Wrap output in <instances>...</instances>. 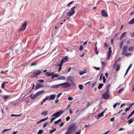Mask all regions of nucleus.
Returning <instances> with one entry per match:
<instances>
[{"label": "nucleus", "instance_id": "nucleus-1", "mask_svg": "<svg viewBox=\"0 0 134 134\" xmlns=\"http://www.w3.org/2000/svg\"><path fill=\"white\" fill-rule=\"evenodd\" d=\"M110 96L109 91H106L105 93L102 95V98L103 99H107L109 98Z\"/></svg>", "mask_w": 134, "mask_h": 134}, {"label": "nucleus", "instance_id": "nucleus-2", "mask_svg": "<svg viewBox=\"0 0 134 134\" xmlns=\"http://www.w3.org/2000/svg\"><path fill=\"white\" fill-rule=\"evenodd\" d=\"M76 8V7L74 6L72 8L70 9V11L68 12L67 15L69 16H71L73 15L75 13V11L74 9Z\"/></svg>", "mask_w": 134, "mask_h": 134}, {"label": "nucleus", "instance_id": "nucleus-3", "mask_svg": "<svg viewBox=\"0 0 134 134\" xmlns=\"http://www.w3.org/2000/svg\"><path fill=\"white\" fill-rule=\"evenodd\" d=\"M64 111H62V110L58 111L55 113H54L51 116L52 117L54 116H55V118H57L59 117L62 115L64 112Z\"/></svg>", "mask_w": 134, "mask_h": 134}, {"label": "nucleus", "instance_id": "nucleus-4", "mask_svg": "<svg viewBox=\"0 0 134 134\" xmlns=\"http://www.w3.org/2000/svg\"><path fill=\"white\" fill-rule=\"evenodd\" d=\"M61 87H60L63 88H65L71 86L70 84L67 82H65L63 83H61Z\"/></svg>", "mask_w": 134, "mask_h": 134}, {"label": "nucleus", "instance_id": "nucleus-5", "mask_svg": "<svg viewBox=\"0 0 134 134\" xmlns=\"http://www.w3.org/2000/svg\"><path fill=\"white\" fill-rule=\"evenodd\" d=\"M69 127L73 131L76 129L77 127L76 125V124L75 123H73L70 124Z\"/></svg>", "mask_w": 134, "mask_h": 134}, {"label": "nucleus", "instance_id": "nucleus-6", "mask_svg": "<svg viewBox=\"0 0 134 134\" xmlns=\"http://www.w3.org/2000/svg\"><path fill=\"white\" fill-rule=\"evenodd\" d=\"M27 23V22H25L23 24L21 27L20 29L19 30V31H23L26 29Z\"/></svg>", "mask_w": 134, "mask_h": 134}, {"label": "nucleus", "instance_id": "nucleus-7", "mask_svg": "<svg viewBox=\"0 0 134 134\" xmlns=\"http://www.w3.org/2000/svg\"><path fill=\"white\" fill-rule=\"evenodd\" d=\"M111 48L110 47L109 49V50L107 52L108 56L107 58V60H108L110 58V56L112 53V51L111 50Z\"/></svg>", "mask_w": 134, "mask_h": 134}, {"label": "nucleus", "instance_id": "nucleus-8", "mask_svg": "<svg viewBox=\"0 0 134 134\" xmlns=\"http://www.w3.org/2000/svg\"><path fill=\"white\" fill-rule=\"evenodd\" d=\"M120 67V66L119 65L114 64L113 66L114 69L116 70V71H118Z\"/></svg>", "mask_w": 134, "mask_h": 134}, {"label": "nucleus", "instance_id": "nucleus-9", "mask_svg": "<svg viewBox=\"0 0 134 134\" xmlns=\"http://www.w3.org/2000/svg\"><path fill=\"white\" fill-rule=\"evenodd\" d=\"M101 14L102 16L105 17L108 16V14L105 10H103L101 12Z\"/></svg>", "mask_w": 134, "mask_h": 134}, {"label": "nucleus", "instance_id": "nucleus-10", "mask_svg": "<svg viewBox=\"0 0 134 134\" xmlns=\"http://www.w3.org/2000/svg\"><path fill=\"white\" fill-rule=\"evenodd\" d=\"M127 46H125L124 47L122 52V54L124 55L125 53L127 51Z\"/></svg>", "mask_w": 134, "mask_h": 134}, {"label": "nucleus", "instance_id": "nucleus-11", "mask_svg": "<svg viewBox=\"0 0 134 134\" xmlns=\"http://www.w3.org/2000/svg\"><path fill=\"white\" fill-rule=\"evenodd\" d=\"M74 78L71 76H68L66 77V81H69L70 82H72V81H74Z\"/></svg>", "mask_w": 134, "mask_h": 134}, {"label": "nucleus", "instance_id": "nucleus-12", "mask_svg": "<svg viewBox=\"0 0 134 134\" xmlns=\"http://www.w3.org/2000/svg\"><path fill=\"white\" fill-rule=\"evenodd\" d=\"M73 131L72 130L68 127L66 132L65 134H72Z\"/></svg>", "mask_w": 134, "mask_h": 134}, {"label": "nucleus", "instance_id": "nucleus-13", "mask_svg": "<svg viewBox=\"0 0 134 134\" xmlns=\"http://www.w3.org/2000/svg\"><path fill=\"white\" fill-rule=\"evenodd\" d=\"M61 87V84L56 85L54 86H52L51 87L52 88H59Z\"/></svg>", "mask_w": 134, "mask_h": 134}, {"label": "nucleus", "instance_id": "nucleus-14", "mask_svg": "<svg viewBox=\"0 0 134 134\" xmlns=\"http://www.w3.org/2000/svg\"><path fill=\"white\" fill-rule=\"evenodd\" d=\"M56 95L52 94L49 96V100H53L55 98Z\"/></svg>", "mask_w": 134, "mask_h": 134}, {"label": "nucleus", "instance_id": "nucleus-15", "mask_svg": "<svg viewBox=\"0 0 134 134\" xmlns=\"http://www.w3.org/2000/svg\"><path fill=\"white\" fill-rule=\"evenodd\" d=\"M38 96L37 93L34 94L33 96L31 94L30 95V97L32 99H33L36 98Z\"/></svg>", "mask_w": 134, "mask_h": 134}, {"label": "nucleus", "instance_id": "nucleus-16", "mask_svg": "<svg viewBox=\"0 0 134 134\" xmlns=\"http://www.w3.org/2000/svg\"><path fill=\"white\" fill-rule=\"evenodd\" d=\"M43 87V85L39 83L37 84L36 86V89H39V88Z\"/></svg>", "mask_w": 134, "mask_h": 134}, {"label": "nucleus", "instance_id": "nucleus-17", "mask_svg": "<svg viewBox=\"0 0 134 134\" xmlns=\"http://www.w3.org/2000/svg\"><path fill=\"white\" fill-rule=\"evenodd\" d=\"M65 79V77L64 76H61L58 77L57 79L58 80H64Z\"/></svg>", "mask_w": 134, "mask_h": 134}, {"label": "nucleus", "instance_id": "nucleus-18", "mask_svg": "<svg viewBox=\"0 0 134 134\" xmlns=\"http://www.w3.org/2000/svg\"><path fill=\"white\" fill-rule=\"evenodd\" d=\"M54 73V72L51 73L49 72H47L46 73L45 75L47 76H49L53 75Z\"/></svg>", "mask_w": 134, "mask_h": 134}, {"label": "nucleus", "instance_id": "nucleus-19", "mask_svg": "<svg viewBox=\"0 0 134 134\" xmlns=\"http://www.w3.org/2000/svg\"><path fill=\"white\" fill-rule=\"evenodd\" d=\"M134 121V118H133L130 119L128 121V124H130L131 123H132Z\"/></svg>", "mask_w": 134, "mask_h": 134}, {"label": "nucleus", "instance_id": "nucleus-20", "mask_svg": "<svg viewBox=\"0 0 134 134\" xmlns=\"http://www.w3.org/2000/svg\"><path fill=\"white\" fill-rule=\"evenodd\" d=\"M128 24H134V18L132 19L130 21L128 22Z\"/></svg>", "mask_w": 134, "mask_h": 134}, {"label": "nucleus", "instance_id": "nucleus-21", "mask_svg": "<svg viewBox=\"0 0 134 134\" xmlns=\"http://www.w3.org/2000/svg\"><path fill=\"white\" fill-rule=\"evenodd\" d=\"M10 96L8 95H5L3 96V99L5 100L7 99Z\"/></svg>", "mask_w": 134, "mask_h": 134}, {"label": "nucleus", "instance_id": "nucleus-22", "mask_svg": "<svg viewBox=\"0 0 134 134\" xmlns=\"http://www.w3.org/2000/svg\"><path fill=\"white\" fill-rule=\"evenodd\" d=\"M132 66V65L131 64L129 66V67H128V68L126 70V72L125 73V76L127 74V73L130 69V67L131 66Z\"/></svg>", "mask_w": 134, "mask_h": 134}, {"label": "nucleus", "instance_id": "nucleus-23", "mask_svg": "<svg viewBox=\"0 0 134 134\" xmlns=\"http://www.w3.org/2000/svg\"><path fill=\"white\" fill-rule=\"evenodd\" d=\"M37 76L36 72H34L31 75V77H35Z\"/></svg>", "mask_w": 134, "mask_h": 134}, {"label": "nucleus", "instance_id": "nucleus-24", "mask_svg": "<svg viewBox=\"0 0 134 134\" xmlns=\"http://www.w3.org/2000/svg\"><path fill=\"white\" fill-rule=\"evenodd\" d=\"M134 114V110H133V111L131 113L130 115L127 118V119H129L130 117L132 116Z\"/></svg>", "mask_w": 134, "mask_h": 134}, {"label": "nucleus", "instance_id": "nucleus-25", "mask_svg": "<svg viewBox=\"0 0 134 134\" xmlns=\"http://www.w3.org/2000/svg\"><path fill=\"white\" fill-rule=\"evenodd\" d=\"M104 113H105V111H103L101 112L99 114H98V115L99 116V118H100L101 117H102V116H103Z\"/></svg>", "mask_w": 134, "mask_h": 134}, {"label": "nucleus", "instance_id": "nucleus-26", "mask_svg": "<svg viewBox=\"0 0 134 134\" xmlns=\"http://www.w3.org/2000/svg\"><path fill=\"white\" fill-rule=\"evenodd\" d=\"M68 59V56H65L62 60H63V62H65L67 61Z\"/></svg>", "mask_w": 134, "mask_h": 134}, {"label": "nucleus", "instance_id": "nucleus-27", "mask_svg": "<svg viewBox=\"0 0 134 134\" xmlns=\"http://www.w3.org/2000/svg\"><path fill=\"white\" fill-rule=\"evenodd\" d=\"M103 85L102 83H100L98 87V89H101L102 87L103 86Z\"/></svg>", "mask_w": 134, "mask_h": 134}, {"label": "nucleus", "instance_id": "nucleus-28", "mask_svg": "<svg viewBox=\"0 0 134 134\" xmlns=\"http://www.w3.org/2000/svg\"><path fill=\"white\" fill-rule=\"evenodd\" d=\"M62 121L61 119H59L57 121H56L54 122V124H58L59 122L61 121Z\"/></svg>", "mask_w": 134, "mask_h": 134}, {"label": "nucleus", "instance_id": "nucleus-29", "mask_svg": "<svg viewBox=\"0 0 134 134\" xmlns=\"http://www.w3.org/2000/svg\"><path fill=\"white\" fill-rule=\"evenodd\" d=\"M48 112V111H46L45 112V111H43L42 112V115L46 116Z\"/></svg>", "mask_w": 134, "mask_h": 134}, {"label": "nucleus", "instance_id": "nucleus-30", "mask_svg": "<svg viewBox=\"0 0 134 134\" xmlns=\"http://www.w3.org/2000/svg\"><path fill=\"white\" fill-rule=\"evenodd\" d=\"M44 92V91H40L36 93L37 94L38 96L40 95L42 93Z\"/></svg>", "mask_w": 134, "mask_h": 134}, {"label": "nucleus", "instance_id": "nucleus-31", "mask_svg": "<svg viewBox=\"0 0 134 134\" xmlns=\"http://www.w3.org/2000/svg\"><path fill=\"white\" fill-rule=\"evenodd\" d=\"M124 55L128 57L130 55H132V53H125Z\"/></svg>", "mask_w": 134, "mask_h": 134}, {"label": "nucleus", "instance_id": "nucleus-32", "mask_svg": "<svg viewBox=\"0 0 134 134\" xmlns=\"http://www.w3.org/2000/svg\"><path fill=\"white\" fill-rule=\"evenodd\" d=\"M86 71H79V74L80 75H82L83 74H84L86 73Z\"/></svg>", "mask_w": 134, "mask_h": 134}, {"label": "nucleus", "instance_id": "nucleus-33", "mask_svg": "<svg viewBox=\"0 0 134 134\" xmlns=\"http://www.w3.org/2000/svg\"><path fill=\"white\" fill-rule=\"evenodd\" d=\"M21 114H19V115H15L14 114H12L10 116L11 117H15V116H20Z\"/></svg>", "mask_w": 134, "mask_h": 134}, {"label": "nucleus", "instance_id": "nucleus-34", "mask_svg": "<svg viewBox=\"0 0 134 134\" xmlns=\"http://www.w3.org/2000/svg\"><path fill=\"white\" fill-rule=\"evenodd\" d=\"M124 90V88H121L118 91V92L119 93H120L122 92Z\"/></svg>", "mask_w": 134, "mask_h": 134}, {"label": "nucleus", "instance_id": "nucleus-35", "mask_svg": "<svg viewBox=\"0 0 134 134\" xmlns=\"http://www.w3.org/2000/svg\"><path fill=\"white\" fill-rule=\"evenodd\" d=\"M134 47H131L129 48L128 50L129 51H132L134 49Z\"/></svg>", "mask_w": 134, "mask_h": 134}, {"label": "nucleus", "instance_id": "nucleus-36", "mask_svg": "<svg viewBox=\"0 0 134 134\" xmlns=\"http://www.w3.org/2000/svg\"><path fill=\"white\" fill-rule=\"evenodd\" d=\"M127 33V32H123L121 34V36H122V37H124L126 36Z\"/></svg>", "mask_w": 134, "mask_h": 134}, {"label": "nucleus", "instance_id": "nucleus-37", "mask_svg": "<svg viewBox=\"0 0 134 134\" xmlns=\"http://www.w3.org/2000/svg\"><path fill=\"white\" fill-rule=\"evenodd\" d=\"M124 43V42L123 41L121 42H120V49L122 48V46Z\"/></svg>", "mask_w": 134, "mask_h": 134}, {"label": "nucleus", "instance_id": "nucleus-38", "mask_svg": "<svg viewBox=\"0 0 134 134\" xmlns=\"http://www.w3.org/2000/svg\"><path fill=\"white\" fill-rule=\"evenodd\" d=\"M111 87V85L110 84H109L107 86V90L106 91H109V88Z\"/></svg>", "mask_w": 134, "mask_h": 134}, {"label": "nucleus", "instance_id": "nucleus-39", "mask_svg": "<svg viewBox=\"0 0 134 134\" xmlns=\"http://www.w3.org/2000/svg\"><path fill=\"white\" fill-rule=\"evenodd\" d=\"M63 62H63V60H62L60 64L59 65H58V66H59L62 67V65L63 64Z\"/></svg>", "mask_w": 134, "mask_h": 134}, {"label": "nucleus", "instance_id": "nucleus-40", "mask_svg": "<svg viewBox=\"0 0 134 134\" xmlns=\"http://www.w3.org/2000/svg\"><path fill=\"white\" fill-rule=\"evenodd\" d=\"M36 73L38 76L41 73V71L40 70H37Z\"/></svg>", "mask_w": 134, "mask_h": 134}, {"label": "nucleus", "instance_id": "nucleus-41", "mask_svg": "<svg viewBox=\"0 0 134 134\" xmlns=\"http://www.w3.org/2000/svg\"><path fill=\"white\" fill-rule=\"evenodd\" d=\"M79 87L80 90H82L83 89V86L82 85H79Z\"/></svg>", "mask_w": 134, "mask_h": 134}, {"label": "nucleus", "instance_id": "nucleus-42", "mask_svg": "<svg viewBox=\"0 0 134 134\" xmlns=\"http://www.w3.org/2000/svg\"><path fill=\"white\" fill-rule=\"evenodd\" d=\"M102 78L103 79V83H105L106 82V79H105V77L104 76L102 77Z\"/></svg>", "mask_w": 134, "mask_h": 134}, {"label": "nucleus", "instance_id": "nucleus-43", "mask_svg": "<svg viewBox=\"0 0 134 134\" xmlns=\"http://www.w3.org/2000/svg\"><path fill=\"white\" fill-rule=\"evenodd\" d=\"M102 78L103 79V83H105L106 82V79H105V77L104 76L102 77Z\"/></svg>", "mask_w": 134, "mask_h": 134}, {"label": "nucleus", "instance_id": "nucleus-44", "mask_svg": "<svg viewBox=\"0 0 134 134\" xmlns=\"http://www.w3.org/2000/svg\"><path fill=\"white\" fill-rule=\"evenodd\" d=\"M62 94V93L61 92L59 93L57 96V98H58L60 96V95Z\"/></svg>", "mask_w": 134, "mask_h": 134}, {"label": "nucleus", "instance_id": "nucleus-45", "mask_svg": "<svg viewBox=\"0 0 134 134\" xmlns=\"http://www.w3.org/2000/svg\"><path fill=\"white\" fill-rule=\"evenodd\" d=\"M56 130V128H54L53 130H51L49 132V133H53Z\"/></svg>", "mask_w": 134, "mask_h": 134}, {"label": "nucleus", "instance_id": "nucleus-46", "mask_svg": "<svg viewBox=\"0 0 134 134\" xmlns=\"http://www.w3.org/2000/svg\"><path fill=\"white\" fill-rule=\"evenodd\" d=\"M43 132L42 130H40L38 132L37 134H41Z\"/></svg>", "mask_w": 134, "mask_h": 134}, {"label": "nucleus", "instance_id": "nucleus-47", "mask_svg": "<svg viewBox=\"0 0 134 134\" xmlns=\"http://www.w3.org/2000/svg\"><path fill=\"white\" fill-rule=\"evenodd\" d=\"M130 110V108H126L124 110L126 111L127 112Z\"/></svg>", "mask_w": 134, "mask_h": 134}, {"label": "nucleus", "instance_id": "nucleus-48", "mask_svg": "<svg viewBox=\"0 0 134 134\" xmlns=\"http://www.w3.org/2000/svg\"><path fill=\"white\" fill-rule=\"evenodd\" d=\"M81 133V130H79L76 133V134H80Z\"/></svg>", "mask_w": 134, "mask_h": 134}, {"label": "nucleus", "instance_id": "nucleus-49", "mask_svg": "<svg viewBox=\"0 0 134 134\" xmlns=\"http://www.w3.org/2000/svg\"><path fill=\"white\" fill-rule=\"evenodd\" d=\"M68 99L69 100H71L73 99V98L71 97H69Z\"/></svg>", "mask_w": 134, "mask_h": 134}, {"label": "nucleus", "instance_id": "nucleus-50", "mask_svg": "<svg viewBox=\"0 0 134 134\" xmlns=\"http://www.w3.org/2000/svg\"><path fill=\"white\" fill-rule=\"evenodd\" d=\"M55 118H55V117H54L53 118L51 119V120L50 121V122L51 123L55 119Z\"/></svg>", "mask_w": 134, "mask_h": 134}, {"label": "nucleus", "instance_id": "nucleus-51", "mask_svg": "<svg viewBox=\"0 0 134 134\" xmlns=\"http://www.w3.org/2000/svg\"><path fill=\"white\" fill-rule=\"evenodd\" d=\"M83 48V47L82 45H81L80 46L79 50L80 51H81Z\"/></svg>", "mask_w": 134, "mask_h": 134}, {"label": "nucleus", "instance_id": "nucleus-52", "mask_svg": "<svg viewBox=\"0 0 134 134\" xmlns=\"http://www.w3.org/2000/svg\"><path fill=\"white\" fill-rule=\"evenodd\" d=\"M36 65H37V64L36 63H33L32 64H31L30 66H36Z\"/></svg>", "mask_w": 134, "mask_h": 134}, {"label": "nucleus", "instance_id": "nucleus-53", "mask_svg": "<svg viewBox=\"0 0 134 134\" xmlns=\"http://www.w3.org/2000/svg\"><path fill=\"white\" fill-rule=\"evenodd\" d=\"M73 81H72V82H70L71 83V85L73 86L76 85V84L75 83H74Z\"/></svg>", "mask_w": 134, "mask_h": 134}, {"label": "nucleus", "instance_id": "nucleus-54", "mask_svg": "<svg viewBox=\"0 0 134 134\" xmlns=\"http://www.w3.org/2000/svg\"><path fill=\"white\" fill-rule=\"evenodd\" d=\"M73 81H72V82H70L71 83V85L73 86L76 85V84L75 83H74Z\"/></svg>", "mask_w": 134, "mask_h": 134}, {"label": "nucleus", "instance_id": "nucleus-55", "mask_svg": "<svg viewBox=\"0 0 134 134\" xmlns=\"http://www.w3.org/2000/svg\"><path fill=\"white\" fill-rule=\"evenodd\" d=\"M48 124V123L47 122H46L45 124H44L43 125V127L44 128L46 127Z\"/></svg>", "mask_w": 134, "mask_h": 134}, {"label": "nucleus", "instance_id": "nucleus-56", "mask_svg": "<svg viewBox=\"0 0 134 134\" xmlns=\"http://www.w3.org/2000/svg\"><path fill=\"white\" fill-rule=\"evenodd\" d=\"M5 84V82H3L2 85V87L3 88H4V85Z\"/></svg>", "mask_w": 134, "mask_h": 134}, {"label": "nucleus", "instance_id": "nucleus-57", "mask_svg": "<svg viewBox=\"0 0 134 134\" xmlns=\"http://www.w3.org/2000/svg\"><path fill=\"white\" fill-rule=\"evenodd\" d=\"M10 129H5V130H3V131H2V132L3 133H4V132H5V131H8Z\"/></svg>", "mask_w": 134, "mask_h": 134}, {"label": "nucleus", "instance_id": "nucleus-58", "mask_svg": "<svg viewBox=\"0 0 134 134\" xmlns=\"http://www.w3.org/2000/svg\"><path fill=\"white\" fill-rule=\"evenodd\" d=\"M70 118V116H68L66 118V121H68L69 120Z\"/></svg>", "mask_w": 134, "mask_h": 134}, {"label": "nucleus", "instance_id": "nucleus-59", "mask_svg": "<svg viewBox=\"0 0 134 134\" xmlns=\"http://www.w3.org/2000/svg\"><path fill=\"white\" fill-rule=\"evenodd\" d=\"M38 81L41 83H43L44 82V81L43 80H39Z\"/></svg>", "mask_w": 134, "mask_h": 134}, {"label": "nucleus", "instance_id": "nucleus-60", "mask_svg": "<svg viewBox=\"0 0 134 134\" xmlns=\"http://www.w3.org/2000/svg\"><path fill=\"white\" fill-rule=\"evenodd\" d=\"M59 100L58 99V98H57L55 101V103H57L59 102Z\"/></svg>", "mask_w": 134, "mask_h": 134}, {"label": "nucleus", "instance_id": "nucleus-61", "mask_svg": "<svg viewBox=\"0 0 134 134\" xmlns=\"http://www.w3.org/2000/svg\"><path fill=\"white\" fill-rule=\"evenodd\" d=\"M94 68L95 69H96L97 70H99L100 69V68H99V67L97 68L96 67H94Z\"/></svg>", "mask_w": 134, "mask_h": 134}, {"label": "nucleus", "instance_id": "nucleus-62", "mask_svg": "<svg viewBox=\"0 0 134 134\" xmlns=\"http://www.w3.org/2000/svg\"><path fill=\"white\" fill-rule=\"evenodd\" d=\"M125 105V103H123L121 105L120 108H121L124 106Z\"/></svg>", "mask_w": 134, "mask_h": 134}, {"label": "nucleus", "instance_id": "nucleus-63", "mask_svg": "<svg viewBox=\"0 0 134 134\" xmlns=\"http://www.w3.org/2000/svg\"><path fill=\"white\" fill-rule=\"evenodd\" d=\"M53 75L54 77H57L58 76V75L57 74H55L54 75L53 74Z\"/></svg>", "mask_w": 134, "mask_h": 134}, {"label": "nucleus", "instance_id": "nucleus-64", "mask_svg": "<svg viewBox=\"0 0 134 134\" xmlns=\"http://www.w3.org/2000/svg\"><path fill=\"white\" fill-rule=\"evenodd\" d=\"M117 104H116V103L114 105H113V108L114 109L117 106Z\"/></svg>", "mask_w": 134, "mask_h": 134}]
</instances>
